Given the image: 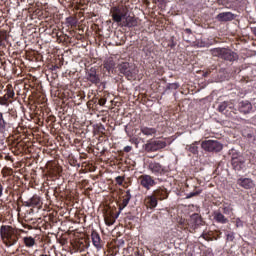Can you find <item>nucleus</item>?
I'll list each match as a JSON object with an SVG mask.
<instances>
[{
	"mask_svg": "<svg viewBox=\"0 0 256 256\" xmlns=\"http://www.w3.org/2000/svg\"><path fill=\"white\" fill-rule=\"evenodd\" d=\"M110 15L114 23H121L123 21L122 27H138L139 18L129 15V6L127 5H118L113 6L110 9Z\"/></svg>",
	"mask_w": 256,
	"mask_h": 256,
	"instance_id": "obj_1",
	"label": "nucleus"
},
{
	"mask_svg": "<svg viewBox=\"0 0 256 256\" xmlns=\"http://www.w3.org/2000/svg\"><path fill=\"white\" fill-rule=\"evenodd\" d=\"M0 236L2 243L6 247H13L19 241V236L17 235V230L10 225H2L0 228Z\"/></svg>",
	"mask_w": 256,
	"mask_h": 256,
	"instance_id": "obj_2",
	"label": "nucleus"
},
{
	"mask_svg": "<svg viewBox=\"0 0 256 256\" xmlns=\"http://www.w3.org/2000/svg\"><path fill=\"white\" fill-rule=\"evenodd\" d=\"M212 57H219L220 59H224V61H237L239 59V55L227 48H213L210 50Z\"/></svg>",
	"mask_w": 256,
	"mask_h": 256,
	"instance_id": "obj_3",
	"label": "nucleus"
},
{
	"mask_svg": "<svg viewBox=\"0 0 256 256\" xmlns=\"http://www.w3.org/2000/svg\"><path fill=\"white\" fill-rule=\"evenodd\" d=\"M117 69L121 75H124L126 79L131 81L135 75H137V69L135 68V65L129 63V62H120L117 65Z\"/></svg>",
	"mask_w": 256,
	"mask_h": 256,
	"instance_id": "obj_4",
	"label": "nucleus"
},
{
	"mask_svg": "<svg viewBox=\"0 0 256 256\" xmlns=\"http://www.w3.org/2000/svg\"><path fill=\"white\" fill-rule=\"evenodd\" d=\"M201 148L208 153H220L223 151V144L217 140H204L201 143Z\"/></svg>",
	"mask_w": 256,
	"mask_h": 256,
	"instance_id": "obj_5",
	"label": "nucleus"
},
{
	"mask_svg": "<svg viewBox=\"0 0 256 256\" xmlns=\"http://www.w3.org/2000/svg\"><path fill=\"white\" fill-rule=\"evenodd\" d=\"M187 225L190 229V233H195L199 227H203V225H205L203 216H201L199 213L192 214L187 220Z\"/></svg>",
	"mask_w": 256,
	"mask_h": 256,
	"instance_id": "obj_6",
	"label": "nucleus"
},
{
	"mask_svg": "<svg viewBox=\"0 0 256 256\" xmlns=\"http://www.w3.org/2000/svg\"><path fill=\"white\" fill-rule=\"evenodd\" d=\"M167 147V142L162 140H148L144 145L146 153H155V151H161Z\"/></svg>",
	"mask_w": 256,
	"mask_h": 256,
	"instance_id": "obj_7",
	"label": "nucleus"
},
{
	"mask_svg": "<svg viewBox=\"0 0 256 256\" xmlns=\"http://www.w3.org/2000/svg\"><path fill=\"white\" fill-rule=\"evenodd\" d=\"M245 156H243V154L239 153V152H234L232 153L231 156V165H232V169H234V171H243V169H245Z\"/></svg>",
	"mask_w": 256,
	"mask_h": 256,
	"instance_id": "obj_8",
	"label": "nucleus"
},
{
	"mask_svg": "<svg viewBox=\"0 0 256 256\" xmlns=\"http://www.w3.org/2000/svg\"><path fill=\"white\" fill-rule=\"evenodd\" d=\"M218 111L224 113L226 117H235L237 115V110L231 102L224 101L218 106Z\"/></svg>",
	"mask_w": 256,
	"mask_h": 256,
	"instance_id": "obj_9",
	"label": "nucleus"
},
{
	"mask_svg": "<svg viewBox=\"0 0 256 256\" xmlns=\"http://www.w3.org/2000/svg\"><path fill=\"white\" fill-rule=\"evenodd\" d=\"M85 79L89 83H92V85H101V76L97 74V68L95 67H91L86 71Z\"/></svg>",
	"mask_w": 256,
	"mask_h": 256,
	"instance_id": "obj_10",
	"label": "nucleus"
},
{
	"mask_svg": "<svg viewBox=\"0 0 256 256\" xmlns=\"http://www.w3.org/2000/svg\"><path fill=\"white\" fill-rule=\"evenodd\" d=\"M22 203L24 207H37V209H41V206L43 205L41 198L37 195L25 199L24 201H22Z\"/></svg>",
	"mask_w": 256,
	"mask_h": 256,
	"instance_id": "obj_11",
	"label": "nucleus"
},
{
	"mask_svg": "<svg viewBox=\"0 0 256 256\" xmlns=\"http://www.w3.org/2000/svg\"><path fill=\"white\" fill-rule=\"evenodd\" d=\"M148 169L154 175H165V173H167V169H165L159 162H150L148 164Z\"/></svg>",
	"mask_w": 256,
	"mask_h": 256,
	"instance_id": "obj_12",
	"label": "nucleus"
},
{
	"mask_svg": "<svg viewBox=\"0 0 256 256\" xmlns=\"http://www.w3.org/2000/svg\"><path fill=\"white\" fill-rule=\"evenodd\" d=\"M139 182L140 185L144 187V189H147V191H149V189H151V187L156 185L155 180L153 179V177H151V175H141L139 177Z\"/></svg>",
	"mask_w": 256,
	"mask_h": 256,
	"instance_id": "obj_13",
	"label": "nucleus"
},
{
	"mask_svg": "<svg viewBox=\"0 0 256 256\" xmlns=\"http://www.w3.org/2000/svg\"><path fill=\"white\" fill-rule=\"evenodd\" d=\"M13 97H15V91L11 88H7L4 96L0 97V105L9 107V104L11 103L10 99H13Z\"/></svg>",
	"mask_w": 256,
	"mask_h": 256,
	"instance_id": "obj_14",
	"label": "nucleus"
},
{
	"mask_svg": "<svg viewBox=\"0 0 256 256\" xmlns=\"http://www.w3.org/2000/svg\"><path fill=\"white\" fill-rule=\"evenodd\" d=\"M238 110L240 113H243V115H249V113L253 111V104H251L249 100H243L239 103Z\"/></svg>",
	"mask_w": 256,
	"mask_h": 256,
	"instance_id": "obj_15",
	"label": "nucleus"
},
{
	"mask_svg": "<svg viewBox=\"0 0 256 256\" xmlns=\"http://www.w3.org/2000/svg\"><path fill=\"white\" fill-rule=\"evenodd\" d=\"M235 14L232 12H221L216 16L217 21L220 23H227L229 21L235 20Z\"/></svg>",
	"mask_w": 256,
	"mask_h": 256,
	"instance_id": "obj_16",
	"label": "nucleus"
},
{
	"mask_svg": "<svg viewBox=\"0 0 256 256\" xmlns=\"http://www.w3.org/2000/svg\"><path fill=\"white\" fill-rule=\"evenodd\" d=\"M91 239L94 247H96L98 251L103 249V241H101V235H99L96 230H92Z\"/></svg>",
	"mask_w": 256,
	"mask_h": 256,
	"instance_id": "obj_17",
	"label": "nucleus"
},
{
	"mask_svg": "<svg viewBox=\"0 0 256 256\" xmlns=\"http://www.w3.org/2000/svg\"><path fill=\"white\" fill-rule=\"evenodd\" d=\"M116 65L117 64L115 63V57H113V56H110V57L104 59V61H103V67H104V69H106V71H108V73L113 72Z\"/></svg>",
	"mask_w": 256,
	"mask_h": 256,
	"instance_id": "obj_18",
	"label": "nucleus"
},
{
	"mask_svg": "<svg viewBox=\"0 0 256 256\" xmlns=\"http://www.w3.org/2000/svg\"><path fill=\"white\" fill-rule=\"evenodd\" d=\"M237 185L243 189H253V187H255V183H253L251 178H239L237 180Z\"/></svg>",
	"mask_w": 256,
	"mask_h": 256,
	"instance_id": "obj_19",
	"label": "nucleus"
},
{
	"mask_svg": "<svg viewBox=\"0 0 256 256\" xmlns=\"http://www.w3.org/2000/svg\"><path fill=\"white\" fill-rule=\"evenodd\" d=\"M213 217L214 221H216V223H220L221 225L229 223V219L225 217V215H223V213H221L220 211H215Z\"/></svg>",
	"mask_w": 256,
	"mask_h": 256,
	"instance_id": "obj_20",
	"label": "nucleus"
},
{
	"mask_svg": "<svg viewBox=\"0 0 256 256\" xmlns=\"http://www.w3.org/2000/svg\"><path fill=\"white\" fill-rule=\"evenodd\" d=\"M140 131L146 137H153V135H157V128H150V127H147V126H141Z\"/></svg>",
	"mask_w": 256,
	"mask_h": 256,
	"instance_id": "obj_21",
	"label": "nucleus"
},
{
	"mask_svg": "<svg viewBox=\"0 0 256 256\" xmlns=\"http://www.w3.org/2000/svg\"><path fill=\"white\" fill-rule=\"evenodd\" d=\"M153 195L157 199H160V201H163L164 199H167V197H169V193L165 189H156Z\"/></svg>",
	"mask_w": 256,
	"mask_h": 256,
	"instance_id": "obj_22",
	"label": "nucleus"
},
{
	"mask_svg": "<svg viewBox=\"0 0 256 256\" xmlns=\"http://www.w3.org/2000/svg\"><path fill=\"white\" fill-rule=\"evenodd\" d=\"M130 201H131V190H127L126 195H124L122 203L119 207L120 211H122V209H125V207H127V205H129Z\"/></svg>",
	"mask_w": 256,
	"mask_h": 256,
	"instance_id": "obj_23",
	"label": "nucleus"
},
{
	"mask_svg": "<svg viewBox=\"0 0 256 256\" xmlns=\"http://www.w3.org/2000/svg\"><path fill=\"white\" fill-rule=\"evenodd\" d=\"M11 123L5 121V118H3V113L0 112V133H5L7 127H11Z\"/></svg>",
	"mask_w": 256,
	"mask_h": 256,
	"instance_id": "obj_24",
	"label": "nucleus"
},
{
	"mask_svg": "<svg viewBox=\"0 0 256 256\" xmlns=\"http://www.w3.org/2000/svg\"><path fill=\"white\" fill-rule=\"evenodd\" d=\"M23 242H24L25 247H27L28 249H31L32 247H35V245H36L35 238H33L31 236L24 237Z\"/></svg>",
	"mask_w": 256,
	"mask_h": 256,
	"instance_id": "obj_25",
	"label": "nucleus"
},
{
	"mask_svg": "<svg viewBox=\"0 0 256 256\" xmlns=\"http://www.w3.org/2000/svg\"><path fill=\"white\" fill-rule=\"evenodd\" d=\"M147 205L150 207V209H155L157 207V198L153 196H148L146 199Z\"/></svg>",
	"mask_w": 256,
	"mask_h": 256,
	"instance_id": "obj_26",
	"label": "nucleus"
},
{
	"mask_svg": "<svg viewBox=\"0 0 256 256\" xmlns=\"http://www.w3.org/2000/svg\"><path fill=\"white\" fill-rule=\"evenodd\" d=\"M188 151H190V153H193V155H197V153H199V147H197V145L195 144H191L188 148Z\"/></svg>",
	"mask_w": 256,
	"mask_h": 256,
	"instance_id": "obj_27",
	"label": "nucleus"
},
{
	"mask_svg": "<svg viewBox=\"0 0 256 256\" xmlns=\"http://www.w3.org/2000/svg\"><path fill=\"white\" fill-rule=\"evenodd\" d=\"M203 190H196L194 192H190L186 195V199H191L192 197H197L198 195H201Z\"/></svg>",
	"mask_w": 256,
	"mask_h": 256,
	"instance_id": "obj_28",
	"label": "nucleus"
},
{
	"mask_svg": "<svg viewBox=\"0 0 256 256\" xmlns=\"http://www.w3.org/2000/svg\"><path fill=\"white\" fill-rule=\"evenodd\" d=\"M5 39H7V34L0 32V47H5Z\"/></svg>",
	"mask_w": 256,
	"mask_h": 256,
	"instance_id": "obj_29",
	"label": "nucleus"
},
{
	"mask_svg": "<svg viewBox=\"0 0 256 256\" xmlns=\"http://www.w3.org/2000/svg\"><path fill=\"white\" fill-rule=\"evenodd\" d=\"M171 89L177 90L179 89V83H169L166 87V91H170Z\"/></svg>",
	"mask_w": 256,
	"mask_h": 256,
	"instance_id": "obj_30",
	"label": "nucleus"
},
{
	"mask_svg": "<svg viewBox=\"0 0 256 256\" xmlns=\"http://www.w3.org/2000/svg\"><path fill=\"white\" fill-rule=\"evenodd\" d=\"M105 223L108 227H111L115 223V218L105 217Z\"/></svg>",
	"mask_w": 256,
	"mask_h": 256,
	"instance_id": "obj_31",
	"label": "nucleus"
},
{
	"mask_svg": "<svg viewBox=\"0 0 256 256\" xmlns=\"http://www.w3.org/2000/svg\"><path fill=\"white\" fill-rule=\"evenodd\" d=\"M123 181H125V177H123V176H117L116 177V183L118 185H123Z\"/></svg>",
	"mask_w": 256,
	"mask_h": 256,
	"instance_id": "obj_32",
	"label": "nucleus"
},
{
	"mask_svg": "<svg viewBox=\"0 0 256 256\" xmlns=\"http://www.w3.org/2000/svg\"><path fill=\"white\" fill-rule=\"evenodd\" d=\"M105 103H107V98H100L98 101V105H100V107H104Z\"/></svg>",
	"mask_w": 256,
	"mask_h": 256,
	"instance_id": "obj_33",
	"label": "nucleus"
},
{
	"mask_svg": "<svg viewBox=\"0 0 256 256\" xmlns=\"http://www.w3.org/2000/svg\"><path fill=\"white\" fill-rule=\"evenodd\" d=\"M200 237H202V239H204L205 241H213V238L207 236V234L205 233H202Z\"/></svg>",
	"mask_w": 256,
	"mask_h": 256,
	"instance_id": "obj_34",
	"label": "nucleus"
},
{
	"mask_svg": "<svg viewBox=\"0 0 256 256\" xmlns=\"http://www.w3.org/2000/svg\"><path fill=\"white\" fill-rule=\"evenodd\" d=\"M130 143H134V145H136V147H138V145H139V138H136V137L131 138L130 139Z\"/></svg>",
	"mask_w": 256,
	"mask_h": 256,
	"instance_id": "obj_35",
	"label": "nucleus"
},
{
	"mask_svg": "<svg viewBox=\"0 0 256 256\" xmlns=\"http://www.w3.org/2000/svg\"><path fill=\"white\" fill-rule=\"evenodd\" d=\"M132 149H133V147H131V146H125L124 147V152L125 153H131Z\"/></svg>",
	"mask_w": 256,
	"mask_h": 256,
	"instance_id": "obj_36",
	"label": "nucleus"
},
{
	"mask_svg": "<svg viewBox=\"0 0 256 256\" xmlns=\"http://www.w3.org/2000/svg\"><path fill=\"white\" fill-rule=\"evenodd\" d=\"M246 139H253L254 135L253 133L249 132L245 135Z\"/></svg>",
	"mask_w": 256,
	"mask_h": 256,
	"instance_id": "obj_37",
	"label": "nucleus"
},
{
	"mask_svg": "<svg viewBox=\"0 0 256 256\" xmlns=\"http://www.w3.org/2000/svg\"><path fill=\"white\" fill-rule=\"evenodd\" d=\"M66 21L69 25H73V17H68Z\"/></svg>",
	"mask_w": 256,
	"mask_h": 256,
	"instance_id": "obj_38",
	"label": "nucleus"
},
{
	"mask_svg": "<svg viewBox=\"0 0 256 256\" xmlns=\"http://www.w3.org/2000/svg\"><path fill=\"white\" fill-rule=\"evenodd\" d=\"M185 33H188V35H191L193 31L191 30V28H186Z\"/></svg>",
	"mask_w": 256,
	"mask_h": 256,
	"instance_id": "obj_39",
	"label": "nucleus"
},
{
	"mask_svg": "<svg viewBox=\"0 0 256 256\" xmlns=\"http://www.w3.org/2000/svg\"><path fill=\"white\" fill-rule=\"evenodd\" d=\"M25 221H33V218H29L27 214L24 216Z\"/></svg>",
	"mask_w": 256,
	"mask_h": 256,
	"instance_id": "obj_40",
	"label": "nucleus"
},
{
	"mask_svg": "<svg viewBox=\"0 0 256 256\" xmlns=\"http://www.w3.org/2000/svg\"><path fill=\"white\" fill-rule=\"evenodd\" d=\"M3 195V186L0 184V197Z\"/></svg>",
	"mask_w": 256,
	"mask_h": 256,
	"instance_id": "obj_41",
	"label": "nucleus"
},
{
	"mask_svg": "<svg viewBox=\"0 0 256 256\" xmlns=\"http://www.w3.org/2000/svg\"><path fill=\"white\" fill-rule=\"evenodd\" d=\"M24 227H25L26 229H33V226H31V225H24Z\"/></svg>",
	"mask_w": 256,
	"mask_h": 256,
	"instance_id": "obj_42",
	"label": "nucleus"
},
{
	"mask_svg": "<svg viewBox=\"0 0 256 256\" xmlns=\"http://www.w3.org/2000/svg\"><path fill=\"white\" fill-rule=\"evenodd\" d=\"M252 33H254V35L256 37V27L252 28Z\"/></svg>",
	"mask_w": 256,
	"mask_h": 256,
	"instance_id": "obj_43",
	"label": "nucleus"
},
{
	"mask_svg": "<svg viewBox=\"0 0 256 256\" xmlns=\"http://www.w3.org/2000/svg\"><path fill=\"white\" fill-rule=\"evenodd\" d=\"M252 139H253L252 143L255 145L256 144V136H254Z\"/></svg>",
	"mask_w": 256,
	"mask_h": 256,
	"instance_id": "obj_44",
	"label": "nucleus"
},
{
	"mask_svg": "<svg viewBox=\"0 0 256 256\" xmlns=\"http://www.w3.org/2000/svg\"><path fill=\"white\" fill-rule=\"evenodd\" d=\"M227 211H229V209L227 207L224 208V213H227Z\"/></svg>",
	"mask_w": 256,
	"mask_h": 256,
	"instance_id": "obj_45",
	"label": "nucleus"
},
{
	"mask_svg": "<svg viewBox=\"0 0 256 256\" xmlns=\"http://www.w3.org/2000/svg\"><path fill=\"white\" fill-rule=\"evenodd\" d=\"M40 256H51V254H41Z\"/></svg>",
	"mask_w": 256,
	"mask_h": 256,
	"instance_id": "obj_46",
	"label": "nucleus"
},
{
	"mask_svg": "<svg viewBox=\"0 0 256 256\" xmlns=\"http://www.w3.org/2000/svg\"><path fill=\"white\" fill-rule=\"evenodd\" d=\"M185 223V221L180 220V225H183Z\"/></svg>",
	"mask_w": 256,
	"mask_h": 256,
	"instance_id": "obj_47",
	"label": "nucleus"
},
{
	"mask_svg": "<svg viewBox=\"0 0 256 256\" xmlns=\"http://www.w3.org/2000/svg\"><path fill=\"white\" fill-rule=\"evenodd\" d=\"M207 75H209V73L206 72V73L204 74V77H207Z\"/></svg>",
	"mask_w": 256,
	"mask_h": 256,
	"instance_id": "obj_48",
	"label": "nucleus"
},
{
	"mask_svg": "<svg viewBox=\"0 0 256 256\" xmlns=\"http://www.w3.org/2000/svg\"><path fill=\"white\" fill-rule=\"evenodd\" d=\"M21 1V3H25V0H20Z\"/></svg>",
	"mask_w": 256,
	"mask_h": 256,
	"instance_id": "obj_49",
	"label": "nucleus"
},
{
	"mask_svg": "<svg viewBox=\"0 0 256 256\" xmlns=\"http://www.w3.org/2000/svg\"><path fill=\"white\" fill-rule=\"evenodd\" d=\"M6 159H11V157L8 156V157H6Z\"/></svg>",
	"mask_w": 256,
	"mask_h": 256,
	"instance_id": "obj_50",
	"label": "nucleus"
},
{
	"mask_svg": "<svg viewBox=\"0 0 256 256\" xmlns=\"http://www.w3.org/2000/svg\"><path fill=\"white\" fill-rule=\"evenodd\" d=\"M28 215H31V212H30V213H28Z\"/></svg>",
	"mask_w": 256,
	"mask_h": 256,
	"instance_id": "obj_51",
	"label": "nucleus"
},
{
	"mask_svg": "<svg viewBox=\"0 0 256 256\" xmlns=\"http://www.w3.org/2000/svg\"><path fill=\"white\" fill-rule=\"evenodd\" d=\"M119 216V213L117 214V216L116 217H118Z\"/></svg>",
	"mask_w": 256,
	"mask_h": 256,
	"instance_id": "obj_52",
	"label": "nucleus"
},
{
	"mask_svg": "<svg viewBox=\"0 0 256 256\" xmlns=\"http://www.w3.org/2000/svg\"><path fill=\"white\" fill-rule=\"evenodd\" d=\"M119 216V213L117 214V216L116 217H118Z\"/></svg>",
	"mask_w": 256,
	"mask_h": 256,
	"instance_id": "obj_53",
	"label": "nucleus"
}]
</instances>
